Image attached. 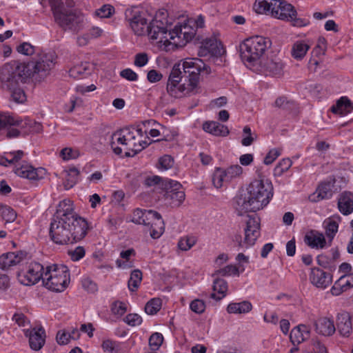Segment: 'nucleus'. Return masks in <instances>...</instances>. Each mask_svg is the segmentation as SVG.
<instances>
[{
	"instance_id": "obj_1",
	"label": "nucleus",
	"mask_w": 353,
	"mask_h": 353,
	"mask_svg": "<svg viewBox=\"0 0 353 353\" xmlns=\"http://www.w3.org/2000/svg\"><path fill=\"white\" fill-rule=\"evenodd\" d=\"M88 229V222L74 212L70 200L59 202L50 227V236L55 243H77L85 236Z\"/></svg>"
},
{
	"instance_id": "obj_2",
	"label": "nucleus",
	"mask_w": 353,
	"mask_h": 353,
	"mask_svg": "<svg viewBox=\"0 0 353 353\" xmlns=\"http://www.w3.org/2000/svg\"><path fill=\"white\" fill-rule=\"evenodd\" d=\"M54 52H42L27 63H10L2 67V79L9 85L16 82L14 78H32L41 81L48 77L56 63Z\"/></svg>"
},
{
	"instance_id": "obj_3",
	"label": "nucleus",
	"mask_w": 353,
	"mask_h": 353,
	"mask_svg": "<svg viewBox=\"0 0 353 353\" xmlns=\"http://www.w3.org/2000/svg\"><path fill=\"white\" fill-rule=\"evenodd\" d=\"M248 190V196H241L236 198V210L239 215L263 209L273 196L272 182L262 175H259V179L250 183Z\"/></svg>"
},
{
	"instance_id": "obj_4",
	"label": "nucleus",
	"mask_w": 353,
	"mask_h": 353,
	"mask_svg": "<svg viewBox=\"0 0 353 353\" xmlns=\"http://www.w3.org/2000/svg\"><path fill=\"white\" fill-rule=\"evenodd\" d=\"M55 23L64 30L78 32L86 23L85 16L74 9L73 0H49Z\"/></svg>"
},
{
	"instance_id": "obj_5",
	"label": "nucleus",
	"mask_w": 353,
	"mask_h": 353,
	"mask_svg": "<svg viewBox=\"0 0 353 353\" xmlns=\"http://www.w3.org/2000/svg\"><path fill=\"white\" fill-rule=\"evenodd\" d=\"M143 132L139 128H126L117 131L111 136L110 146L116 154H121L123 149L118 146L121 145L125 150L126 157H134L143 150L152 142L160 141L161 139L148 143L143 140Z\"/></svg>"
},
{
	"instance_id": "obj_6",
	"label": "nucleus",
	"mask_w": 353,
	"mask_h": 353,
	"mask_svg": "<svg viewBox=\"0 0 353 353\" xmlns=\"http://www.w3.org/2000/svg\"><path fill=\"white\" fill-rule=\"evenodd\" d=\"M270 46L271 41L267 37L256 35L248 38L240 45L241 59L245 63L253 65Z\"/></svg>"
},
{
	"instance_id": "obj_7",
	"label": "nucleus",
	"mask_w": 353,
	"mask_h": 353,
	"mask_svg": "<svg viewBox=\"0 0 353 353\" xmlns=\"http://www.w3.org/2000/svg\"><path fill=\"white\" fill-rule=\"evenodd\" d=\"M70 282V271L66 265L51 264L45 268L43 283L47 289L61 292L68 288Z\"/></svg>"
},
{
	"instance_id": "obj_8",
	"label": "nucleus",
	"mask_w": 353,
	"mask_h": 353,
	"mask_svg": "<svg viewBox=\"0 0 353 353\" xmlns=\"http://www.w3.org/2000/svg\"><path fill=\"white\" fill-rule=\"evenodd\" d=\"M169 26L168 12L165 10L157 12L149 23L148 38L152 41L163 44L165 48L172 43L171 39H173L171 36L172 30H168Z\"/></svg>"
},
{
	"instance_id": "obj_9",
	"label": "nucleus",
	"mask_w": 353,
	"mask_h": 353,
	"mask_svg": "<svg viewBox=\"0 0 353 353\" xmlns=\"http://www.w3.org/2000/svg\"><path fill=\"white\" fill-rule=\"evenodd\" d=\"M181 62L185 85L188 90H192V93L195 94L198 90L201 72L203 71L209 74L210 69L206 66L203 60L199 58L188 57L181 60Z\"/></svg>"
},
{
	"instance_id": "obj_10",
	"label": "nucleus",
	"mask_w": 353,
	"mask_h": 353,
	"mask_svg": "<svg viewBox=\"0 0 353 353\" xmlns=\"http://www.w3.org/2000/svg\"><path fill=\"white\" fill-rule=\"evenodd\" d=\"M45 268L39 262L31 261L20 265L17 272L19 281L24 285H32L43 281Z\"/></svg>"
},
{
	"instance_id": "obj_11",
	"label": "nucleus",
	"mask_w": 353,
	"mask_h": 353,
	"mask_svg": "<svg viewBox=\"0 0 353 353\" xmlns=\"http://www.w3.org/2000/svg\"><path fill=\"white\" fill-rule=\"evenodd\" d=\"M185 78L181 71L180 64L174 65L170 74L167 84V92L172 97L181 98L186 95L193 94L192 90H188L185 85Z\"/></svg>"
},
{
	"instance_id": "obj_12",
	"label": "nucleus",
	"mask_w": 353,
	"mask_h": 353,
	"mask_svg": "<svg viewBox=\"0 0 353 353\" xmlns=\"http://www.w3.org/2000/svg\"><path fill=\"white\" fill-rule=\"evenodd\" d=\"M162 189L165 190L163 199L166 205L177 208L184 201L185 194L182 185L178 181L166 179L162 183Z\"/></svg>"
},
{
	"instance_id": "obj_13",
	"label": "nucleus",
	"mask_w": 353,
	"mask_h": 353,
	"mask_svg": "<svg viewBox=\"0 0 353 353\" xmlns=\"http://www.w3.org/2000/svg\"><path fill=\"white\" fill-rule=\"evenodd\" d=\"M244 239L239 241L240 248L248 249L254 245L261 234V219L256 214L248 215Z\"/></svg>"
},
{
	"instance_id": "obj_14",
	"label": "nucleus",
	"mask_w": 353,
	"mask_h": 353,
	"mask_svg": "<svg viewBox=\"0 0 353 353\" xmlns=\"http://www.w3.org/2000/svg\"><path fill=\"white\" fill-rule=\"evenodd\" d=\"M125 17L135 34L148 35L149 23L144 13L141 12L137 7L127 8L125 11Z\"/></svg>"
},
{
	"instance_id": "obj_15",
	"label": "nucleus",
	"mask_w": 353,
	"mask_h": 353,
	"mask_svg": "<svg viewBox=\"0 0 353 353\" xmlns=\"http://www.w3.org/2000/svg\"><path fill=\"white\" fill-rule=\"evenodd\" d=\"M276 10H278V14L277 16H274V17L290 21L293 26L297 27H302L305 25L303 19L296 17L297 12L292 4L279 0Z\"/></svg>"
},
{
	"instance_id": "obj_16",
	"label": "nucleus",
	"mask_w": 353,
	"mask_h": 353,
	"mask_svg": "<svg viewBox=\"0 0 353 353\" xmlns=\"http://www.w3.org/2000/svg\"><path fill=\"white\" fill-rule=\"evenodd\" d=\"M188 23L183 24H177L172 30V34L173 39H171L172 43L178 46L185 44V43L192 40L195 34V30Z\"/></svg>"
},
{
	"instance_id": "obj_17",
	"label": "nucleus",
	"mask_w": 353,
	"mask_h": 353,
	"mask_svg": "<svg viewBox=\"0 0 353 353\" xmlns=\"http://www.w3.org/2000/svg\"><path fill=\"white\" fill-rule=\"evenodd\" d=\"M223 52V49L221 41L215 37H211L203 40L198 51V55L199 57H206L208 54L219 56Z\"/></svg>"
},
{
	"instance_id": "obj_18",
	"label": "nucleus",
	"mask_w": 353,
	"mask_h": 353,
	"mask_svg": "<svg viewBox=\"0 0 353 353\" xmlns=\"http://www.w3.org/2000/svg\"><path fill=\"white\" fill-rule=\"evenodd\" d=\"M23 332L28 337L32 350L38 351L43 347L46 341V331L42 327L23 330Z\"/></svg>"
},
{
	"instance_id": "obj_19",
	"label": "nucleus",
	"mask_w": 353,
	"mask_h": 353,
	"mask_svg": "<svg viewBox=\"0 0 353 353\" xmlns=\"http://www.w3.org/2000/svg\"><path fill=\"white\" fill-rule=\"evenodd\" d=\"M309 279L312 285L321 289H325L332 281V274L319 268L311 269Z\"/></svg>"
},
{
	"instance_id": "obj_20",
	"label": "nucleus",
	"mask_w": 353,
	"mask_h": 353,
	"mask_svg": "<svg viewBox=\"0 0 353 353\" xmlns=\"http://www.w3.org/2000/svg\"><path fill=\"white\" fill-rule=\"evenodd\" d=\"M26 78L16 79V82H12V85H9L7 82H5L2 79V68L0 70V80L3 84V86L6 88L11 92L12 99L19 103H23L26 99V96L24 91L19 87L20 83H25Z\"/></svg>"
},
{
	"instance_id": "obj_21",
	"label": "nucleus",
	"mask_w": 353,
	"mask_h": 353,
	"mask_svg": "<svg viewBox=\"0 0 353 353\" xmlns=\"http://www.w3.org/2000/svg\"><path fill=\"white\" fill-rule=\"evenodd\" d=\"M317 334L324 336H332L336 332L334 321L332 318L321 316L318 318L314 323Z\"/></svg>"
},
{
	"instance_id": "obj_22",
	"label": "nucleus",
	"mask_w": 353,
	"mask_h": 353,
	"mask_svg": "<svg viewBox=\"0 0 353 353\" xmlns=\"http://www.w3.org/2000/svg\"><path fill=\"white\" fill-rule=\"evenodd\" d=\"M14 127H17V129L19 130V134H28L30 132H39L42 130V125L40 123L32 120L29 118L24 119H20L19 117L14 115Z\"/></svg>"
},
{
	"instance_id": "obj_23",
	"label": "nucleus",
	"mask_w": 353,
	"mask_h": 353,
	"mask_svg": "<svg viewBox=\"0 0 353 353\" xmlns=\"http://www.w3.org/2000/svg\"><path fill=\"white\" fill-rule=\"evenodd\" d=\"M42 169L35 168L29 163H23L21 165H16L14 173L20 177L29 180H38L41 178Z\"/></svg>"
},
{
	"instance_id": "obj_24",
	"label": "nucleus",
	"mask_w": 353,
	"mask_h": 353,
	"mask_svg": "<svg viewBox=\"0 0 353 353\" xmlns=\"http://www.w3.org/2000/svg\"><path fill=\"white\" fill-rule=\"evenodd\" d=\"M304 242L311 248L323 249L326 246L323 234L315 230H311L305 234Z\"/></svg>"
},
{
	"instance_id": "obj_25",
	"label": "nucleus",
	"mask_w": 353,
	"mask_h": 353,
	"mask_svg": "<svg viewBox=\"0 0 353 353\" xmlns=\"http://www.w3.org/2000/svg\"><path fill=\"white\" fill-rule=\"evenodd\" d=\"M310 336V328L309 326L300 324L294 327L290 332V339L294 345H298L308 339Z\"/></svg>"
},
{
	"instance_id": "obj_26",
	"label": "nucleus",
	"mask_w": 353,
	"mask_h": 353,
	"mask_svg": "<svg viewBox=\"0 0 353 353\" xmlns=\"http://www.w3.org/2000/svg\"><path fill=\"white\" fill-rule=\"evenodd\" d=\"M159 216V212L152 210L136 209L133 212L132 221L137 224L149 225L151 221Z\"/></svg>"
},
{
	"instance_id": "obj_27",
	"label": "nucleus",
	"mask_w": 353,
	"mask_h": 353,
	"mask_svg": "<svg viewBox=\"0 0 353 353\" xmlns=\"http://www.w3.org/2000/svg\"><path fill=\"white\" fill-rule=\"evenodd\" d=\"M351 288H353V274H347L341 276L334 283L330 292L334 296H339Z\"/></svg>"
},
{
	"instance_id": "obj_28",
	"label": "nucleus",
	"mask_w": 353,
	"mask_h": 353,
	"mask_svg": "<svg viewBox=\"0 0 353 353\" xmlns=\"http://www.w3.org/2000/svg\"><path fill=\"white\" fill-rule=\"evenodd\" d=\"M277 3L279 0H256L254 8L259 14H270L272 17L277 16Z\"/></svg>"
},
{
	"instance_id": "obj_29",
	"label": "nucleus",
	"mask_w": 353,
	"mask_h": 353,
	"mask_svg": "<svg viewBox=\"0 0 353 353\" xmlns=\"http://www.w3.org/2000/svg\"><path fill=\"white\" fill-rule=\"evenodd\" d=\"M337 330L339 334L345 337H348L352 331L351 317L349 313L343 312L337 315Z\"/></svg>"
},
{
	"instance_id": "obj_30",
	"label": "nucleus",
	"mask_w": 353,
	"mask_h": 353,
	"mask_svg": "<svg viewBox=\"0 0 353 353\" xmlns=\"http://www.w3.org/2000/svg\"><path fill=\"white\" fill-rule=\"evenodd\" d=\"M14 115L7 113H0V130L7 129V137L8 138L17 137L19 135V130L14 127Z\"/></svg>"
},
{
	"instance_id": "obj_31",
	"label": "nucleus",
	"mask_w": 353,
	"mask_h": 353,
	"mask_svg": "<svg viewBox=\"0 0 353 353\" xmlns=\"http://www.w3.org/2000/svg\"><path fill=\"white\" fill-rule=\"evenodd\" d=\"M338 208L343 215L350 214L353 212V194L350 192L341 193L338 199Z\"/></svg>"
},
{
	"instance_id": "obj_32",
	"label": "nucleus",
	"mask_w": 353,
	"mask_h": 353,
	"mask_svg": "<svg viewBox=\"0 0 353 353\" xmlns=\"http://www.w3.org/2000/svg\"><path fill=\"white\" fill-rule=\"evenodd\" d=\"M330 110L332 113L345 116L350 113L353 110V102H352L347 97H341L333 105Z\"/></svg>"
},
{
	"instance_id": "obj_33",
	"label": "nucleus",
	"mask_w": 353,
	"mask_h": 353,
	"mask_svg": "<svg viewBox=\"0 0 353 353\" xmlns=\"http://www.w3.org/2000/svg\"><path fill=\"white\" fill-rule=\"evenodd\" d=\"M203 129L205 132L214 136L225 137L229 134L227 126L216 121H206L203 124Z\"/></svg>"
},
{
	"instance_id": "obj_34",
	"label": "nucleus",
	"mask_w": 353,
	"mask_h": 353,
	"mask_svg": "<svg viewBox=\"0 0 353 353\" xmlns=\"http://www.w3.org/2000/svg\"><path fill=\"white\" fill-rule=\"evenodd\" d=\"M22 253L8 252L0 256V268L6 270L22 261Z\"/></svg>"
},
{
	"instance_id": "obj_35",
	"label": "nucleus",
	"mask_w": 353,
	"mask_h": 353,
	"mask_svg": "<svg viewBox=\"0 0 353 353\" xmlns=\"http://www.w3.org/2000/svg\"><path fill=\"white\" fill-rule=\"evenodd\" d=\"M228 289V283L225 280L219 278L215 279L213 282V290L216 292L217 294L212 293L210 297L216 301H220L226 296Z\"/></svg>"
},
{
	"instance_id": "obj_36",
	"label": "nucleus",
	"mask_w": 353,
	"mask_h": 353,
	"mask_svg": "<svg viewBox=\"0 0 353 353\" xmlns=\"http://www.w3.org/2000/svg\"><path fill=\"white\" fill-rule=\"evenodd\" d=\"M252 310V305L248 301H243L239 303H230L227 306L226 310L229 314H246Z\"/></svg>"
},
{
	"instance_id": "obj_37",
	"label": "nucleus",
	"mask_w": 353,
	"mask_h": 353,
	"mask_svg": "<svg viewBox=\"0 0 353 353\" xmlns=\"http://www.w3.org/2000/svg\"><path fill=\"white\" fill-rule=\"evenodd\" d=\"M310 48V44L306 41H297L292 47V57L296 60H301Z\"/></svg>"
},
{
	"instance_id": "obj_38",
	"label": "nucleus",
	"mask_w": 353,
	"mask_h": 353,
	"mask_svg": "<svg viewBox=\"0 0 353 353\" xmlns=\"http://www.w3.org/2000/svg\"><path fill=\"white\" fill-rule=\"evenodd\" d=\"M341 221V217L339 216H333L331 218H328L325 220L323 224L325 225V234L327 238L330 239V242L331 243L334 236L338 232L339 230V223Z\"/></svg>"
},
{
	"instance_id": "obj_39",
	"label": "nucleus",
	"mask_w": 353,
	"mask_h": 353,
	"mask_svg": "<svg viewBox=\"0 0 353 353\" xmlns=\"http://www.w3.org/2000/svg\"><path fill=\"white\" fill-rule=\"evenodd\" d=\"M149 225L150 226V236L152 239H159L164 232L165 224L159 213V216H155V219L151 221Z\"/></svg>"
},
{
	"instance_id": "obj_40",
	"label": "nucleus",
	"mask_w": 353,
	"mask_h": 353,
	"mask_svg": "<svg viewBox=\"0 0 353 353\" xmlns=\"http://www.w3.org/2000/svg\"><path fill=\"white\" fill-rule=\"evenodd\" d=\"M264 72L266 74L279 76L283 72V65L279 60H268L264 65Z\"/></svg>"
},
{
	"instance_id": "obj_41",
	"label": "nucleus",
	"mask_w": 353,
	"mask_h": 353,
	"mask_svg": "<svg viewBox=\"0 0 353 353\" xmlns=\"http://www.w3.org/2000/svg\"><path fill=\"white\" fill-rule=\"evenodd\" d=\"M24 152L22 150L14 151L7 153L5 157H0V165L9 166L10 165H17L22 159Z\"/></svg>"
},
{
	"instance_id": "obj_42",
	"label": "nucleus",
	"mask_w": 353,
	"mask_h": 353,
	"mask_svg": "<svg viewBox=\"0 0 353 353\" xmlns=\"http://www.w3.org/2000/svg\"><path fill=\"white\" fill-rule=\"evenodd\" d=\"M335 183L334 179L322 182L317 188L318 197L321 199H329L332 196V189Z\"/></svg>"
},
{
	"instance_id": "obj_43",
	"label": "nucleus",
	"mask_w": 353,
	"mask_h": 353,
	"mask_svg": "<svg viewBox=\"0 0 353 353\" xmlns=\"http://www.w3.org/2000/svg\"><path fill=\"white\" fill-rule=\"evenodd\" d=\"M66 174L64 181V187L68 190L72 188L79 181V171L77 168L72 167L65 171Z\"/></svg>"
},
{
	"instance_id": "obj_44",
	"label": "nucleus",
	"mask_w": 353,
	"mask_h": 353,
	"mask_svg": "<svg viewBox=\"0 0 353 353\" xmlns=\"http://www.w3.org/2000/svg\"><path fill=\"white\" fill-rule=\"evenodd\" d=\"M143 279L142 272L137 269L132 271L128 282V287L130 292H136L141 283Z\"/></svg>"
},
{
	"instance_id": "obj_45",
	"label": "nucleus",
	"mask_w": 353,
	"mask_h": 353,
	"mask_svg": "<svg viewBox=\"0 0 353 353\" xmlns=\"http://www.w3.org/2000/svg\"><path fill=\"white\" fill-rule=\"evenodd\" d=\"M229 182L228 179L226 178L225 172L220 168H216L212 175V183L216 188H221L224 183Z\"/></svg>"
},
{
	"instance_id": "obj_46",
	"label": "nucleus",
	"mask_w": 353,
	"mask_h": 353,
	"mask_svg": "<svg viewBox=\"0 0 353 353\" xmlns=\"http://www.w3.org/2000/svg\"><path fill=\"white\" fill-rule=\"evenodd\" d=\"M292 165V161L288 159H281L274 168L273 174L274 176H281L286 172Z\"/></svg>"
},
{
	"instance_id": "obj_47",
	"label": "nucleus",
	"mask_w": 353,
	"mask_h": 353,
	"mask_svg": "<svg viewBox=\"0 0 353 353\" xmlns=\"http://www.w3.org/2000/svg\"><path fill=\"white\" fill-rule=\"evenodd\" d=\"M239 276V268L234 265H228L223 268L216 270L212 276Z\"/></svg>"
},
{
	"instance_id": "obj_48",
	"label": "nucleus",
	"mask_w": 353,
	"mask_h": 353,
	"mask_svg": "<svg viewBox=\"0 0 353 353\" xmlns=\"http://www.w3.org/2000/svg\"><path fill=\"white\" fill-rule=\"evenodd\" d=\"M134 254H135V252L133 249H128V250L121 252L120 256L122 259H125V261H121V260L117 259L116 261V264H117V267L122 268V269H125V268L132 267V263L130 262V264H128V262H129L130 256L134 255Z\"/></svg>"
},
{
	"instance_id": "obj_49",
	"label": "nucleus",
	"mask_w": 353,
	"mask_h": 353,
	"mask_svg": "<svg viewBox=\"0 0 353 353\" xmlns=\"http://www.w3.org/2000/svg\"><path fill=\"white\" fill-rule=\"evenodd\" d=\"M90 63H84L72 67L69 70V75L74 78H77L82 74L90 73Z\"/></svg>"
},
{
	"instance_id": "obj_50",
	"label": "nucleus",
	"mask_w": 353,
	"mask_h": 353,
	"mask_svg": "<svg viewBox=\"0 0 353 353\" xmlns=\"http://www.w3.org/2000/svg\"><path fill=\"white\" fill-rule=\"evenodd\" d=\"M161 300L159 298L152 299L146 303L145 311L148 314H155L161 310Z\"/></svg>"
},
{
	"instance_id": "obj_51",
	"label": "nucleus",
	"mask_w": 353,
	"mask_h": 353,
	"mask_svg": "<svg viewBox=\"0 0 353 353\" xmlns=\"http://www.w3.org/2000/svg\"><path fill=\"white\" fill-rule=\"evenodd\" d=\"M121 343L111 339L104 340L102 343L103 350L108 353H119L121 350Z\"/></svg>"
},
{
	"instance_id": "obj_52",
	"label": "nucleus",
	"mask_w": 353,
	"mask_h": 353,
	"mask_svg": "<svg viewBox=\"0 0 353 353\" xmlns=\"http://www.w3.org/2000/svg\"><path fill=\"white\" fill-rule=\"evenodd\" d=\"M196 241L194 236H185L181 238L178 242V247L182 251H188L196 244Z\"/></svg>"
},
{
	"instance_id": "obj_53",
	"label": "nucleus",
	"mask_w": 353,
	"mask_h": 353,
	"mask_svg": "<svg viewBox=\"0 0 353 353\" xmlns=\"http://www.w3.org/2000/svg\"><path fill=\"white\" fill-rule=\"evenodd\" d=\"M163 341V336L159 332L153 333L149 338V346L151 350L157 351L161 346Z\"/></svg>"
},
{
	"instance_id": "obj_54",
	"label": "nucleus",
	"mask_w": 353,
	"mask_h": 353,
	"mask_svg": "<svg viewBox=\"0 0 353 353\" xmlns=\"http://www.w3.org/2000/svg\"><path fill=\"white\" fill-rule=\"evenodd\" d=\"M316 261L319 265L327 268L331 271H333L336 268V265L332 261L331 257L326 254H320L316 258Z\"/></svg>"
},
{
	"instance_id": "obj_55",
	"label": "nucleus",
	"mask_w": 353,
	"mask_h": 353,
	"mask_svg": "<svg viewBox=\"0 0 353 353\" xmlns=\"http://www.w3.org/2000/svg\"><path fill=\"white\" fill-rule=\"evenodd\" d=\"M327 50V41L324 37H319L317 44L312 51V57H320L325 54Z\"/></svg>"
},
{
	"instance_id": "obj_56",
	"label": "nucleus",
	"mask_w": 353,
	"mask_h": 353,
	"mask_svg": "<svg viewBox=\"0 0 353 353\" xmlns=\"http://www.w3.org/2000/svg\"><path fill=\"white\" fill-rule=\"evenodd\" d=\"M224 172H225L226 178L230 181L233 179L239 177L242 174L243 168L239 165H234L224 170Z\"/></svg>"
},
{
	"instance_id": "obj_57",
	"label": "nucleus",
	"mask_w": 353,
	"mask_h": 353,
	"mask_svg": "<svg viewBox=\"0 0 353 353\" xmlns=\"http://www.w3.org/2000/svg\"><path fill=\"white\" fill-rule=\"evenodd\" d=\"M275 106L290 110L296 107V104L294 101L288 100L285 97H280L275 101Z\"/></svg>"
},
{
	"instance_id": "obj_58",
	"label": "nucleus",
	"mask_w": 353,
	"mask_h": 353,
	"mask_svg": "<svg viewBox=\"0 0 353 353\" xmlns=\"http://www.w3.org/2000/svg\"><path fill=\"white\" fill-rule=\"evenodd\" d=\"M111 310L114 315L121 316L127 312V305L122 301H115L112 305Z\"/></svg>"
},
{
	"instance_id": "obj_59",
	"label": "nucleus",
	"mask_w": 353,
	"mask_h": 353,
	"mask_svg": "<svg viewBox=\"0 0 353 353\" xmlns=\"http://www.w3.org/2000/svg\"><path fill=\"white\" fill-rule=\"evenodd\" d=\"M79 156V150L71 148H63L60 152V157L65 161L77 159Z\"/></svg>"
},
{
	"instance_id": "obj_60",
	"label": "nucleus",
	"mask_w": 353,
	"mask_h": 353,
	"mask_svg": "<svg viewBox=\"0 0 353 353\" xmlns=\"http://www.w3.org/2000/svg\"><path fill=\"white\" fill-rule=\"evenodd\" d=\"M68 255L73 261H78L84 257L85 250L83 247L78 246L73 250H69L68 252Z\"/></svg>"
},
{
	"instance_id": "obj_61",
	"label": "nucleus",
	"mask_w": 353,
	"mask_h": 353,
	"mask_svg": "<svg viewBox=\"0 0 353 353\" xmlns=\"http://www.w3.org/2000/svg\"><path fill=\"white\" fill-rule=\"evenodd\" d=\"M1 215L6 223H12L17 218V213L15 211L8 206H6L3 208Z\"/></svg>"
},
{
	"instance_id": "obj_62",
	"label": "nucleus",
	"mask_w": 353,
	"mask_h": 353,
	"mask_svg": "<svg viewBox=\"0 0 353 353\" xmlns=\"http://www.w3.org/2000/svg\"><path fill=\"white\" fill-rule=\"evenodd\" d=\"M191 310L196 314H202L205 309V302L201 299H194L190 304Z\"/></svg>"
},
{
	"instance_id": "obj_63",
	"label": "nucleus",
	"mask_w": 353,
	"mask_h": 353,
	"mask_svg": "<svg viewBox=\"0 0 353 353\" xmlns=\"http://www.w3.org/2000/svg\"><path fill=\"white\" fill-rule=\"evenodd\" d=\"M281 155V150L273 148L269 151L264 158L263 163L265 165L272 164Z\"/></svg>"
},
{
	"instance_id": "obj_64",
	"label": "nucleus",
	"mask_w": 353,
	"mask_h": 353,
	"mask_svg": "<svg viewBox=\"0 0 353 353\" xmlns=\"http://www.w3.org/2000/svg\"><path fill=\"white\" fill-rule=\"evenodd\" d=\"M82 287L88 292L94 293L97 291V285L91 279L86 277L81 280Z\"/></svg>"
}]
</instances>
